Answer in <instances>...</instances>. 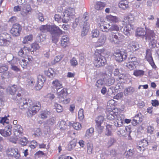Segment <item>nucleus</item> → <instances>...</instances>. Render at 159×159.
I'll return each instance as SVG.
<instances>
[{
	"mask_svg": "<svg viewBox=\"0 0 159 159\" xmlns=\"http://www.w3.org/2000/svg\"><path fill=\"white\" fill-rule=\"evenodd\" d=\"M104 118L102 116H98L96 119V128L100 133L102 132L104 129V127L101 125L104 120Z\"/></svg>",
	"mask_w": 159,
	"mask_h": 159,
	"instance_id": "12",
	"label": "nucleus"
},
{
	"mask_svg": "<svg viewBox=\"0 0 159 159\" xmlns=\"http://www.w3.org/2000/svg\"><path fill=\"white\" fill-rule=\"evenodd\" d=\"M51 112L49 111L45 110L42 111L40 112L39 117L43 119H45L48 117L50 115Z\"/></svg>",
	"mask_w": 159,
	"mask_h": 159,
	"instance_id": "32",
	"label": "nucleus"
},
{
	"mask_svg": "<svg viewBox=\"0 0 159 159\" xmlns=\"http://www.w3.org/2000/svg\"><path fill=\"white\" fill-rule=\"evenodd\" d=\"M11 126L8 125L4 129H0V134L4 137H7L10 136L11 134Z\"/></svg>",
	"mask_w": 159,
	"mask_h": 159,
	"instance_id": "17",
	"label": "nucleus"
},
{
	"mask_svg": "<svg viewBox=\"0 0 159 159\" xmlns=\"http://www.w3.org/2000/svg\"><path fill=\"white\" fill-rule=\"evenodd\" d=\"M91 34L93 38H97L99 35V32L97 29H94L92 31Z\"/></svg>",
	"mask_w": 159,
	"mask_h": 159,
	"instance_id": "46",
	"label": "nucleus"
},
{
	"mask_svg": "<svg viewBox=\"0 0 159 159\" xmlns=\"http://www.w3.org/2000/svg\"><path fill=\"white\" fill-rule=\"evenodd\" d=\"M44 78L42 75H39L38 77V80L36 88L38 90H39L41 89L43 85Z\"/></svg>",
	"mask_w": 159,
	"mask_h": 159,
	"instance_id": "20",
	"label": "nucleus"
},
{
	"mask_svg": "<svg viewBox=\"0 0 159 159\" xmlns=\"http://www.w3.org/2000/svg\"><path fill=\"white\" fill-rule=\"evenodd\" d=\"M52 87L58 90L62 87L61 82L57 79H56L52 82Z\"/></svg>",
	"mask_w": 159,
	"mask_h": 159,
	"instance_id": "26",
	"label": "nucleus"
},
{
	"mask_svg": "<svg viewBox=\"0 0 159 159\" xmlns=\"http://www.w3.org/2000/svg\"><path fill=\"white\" fill-rule=\"evenodd\" d=\"M70 39L66 35L63 36L60 40V45L63 48L68 47L70 44Z\"/></svg>",
	"mask_w": 159,
	"mask_h": 159,
	"instance_id": "15",
	"label": "nucleus"
},
{
	"mask_svg": "<svg viewBox=\"0 0 159 159\" xmlns=\"http://www.w3.org/2000/svg\"><path fill=\"white\" fill-rule=\"evenodd\" d=\"M156 34L153 30H148L147 33L146 40L149 41V44L152 48H155L157 45V40L156 39Z\"/></svg>",
	"mask_w": 159,
	"mask_h": 159,
	"instance_id": "3",
	"label": "nucleus"
},
{
	"mask_svg": "<svg viewBox=\"0 0 159 159\" xmlns=\"http://www.w3.org/2000/svg\"><path fill=\"white\" fill-rule=\"evenodd\" d=\"M67 95V90L63 89L59 93L58 98L59 99H65L66 98Z\"/></svg>",
	"mask_w": 159,
	"mask_h": 159,
	"instance_id": "33",
	"label": "nucleus"
},
{
	"mask_svg": "<svg viewBox=\"0 0 159 159\" xmlns=\"http://www.w3.org/2000/svg\"><path fill=\"white\" fill-rule=\"evenodd\" d=\"M8 70V67L7 65H3L0 66V73H3Z\"/></svg>",
	"mask_w": 159,
	"mask_h": 159,
	"instance_id": "58",
	"label": "nucleus"
},
{
	"mask_svg": "<svg viewBox=\"0 0 159 159\" xmlns=\"http://www.w3.org/2000/svg\"><path fill=\"white\" fill-rule=\"evenodd\" d=\"M142 121V118L141 117V114H138L133 118L132 123L134 126L141 123Z\"/></svg>",
	"mask_w": 159,
	"mask_h": 159,
	"instance_id": "24",
	"label": "nucleus"
},
{
	"mask_svg": "<svg viewBox=\"0 0 159 159\" xmlns=\"http://www.w3.org/2000/svg\"><path fill=\"white\" fill-rule=\"evenodd\" d=\"M132 21V17H130L129 16H125L124 19V22H125L126 25L130 24Z\"/></svg>",
	"mask_w": 159,
	"mask_h": 159,
	"instance_id": "48",
	"label": "nucleus"
},
{
	"mask_svg": "<svg viewBox=\"0 0 159 159\" xmlns=\"http://www.w3.org/2000/svg\"><path fill=\"white\" fill-rule=\"evenodd\" d=\"M39 29L42 32H49L51 34L56 33L57 34L61 35L65 33L55 25H50L47 24L42 25L40 27Z\"/></svg>",
	"mask_w": 159,
	"mask_h": 159,
	"instance_id": "1",
	"label": "nucleus"
},
{
	"mask_svg": "<svg viewBox=\"0 0 159 159\" xmlns=\"http://www.w3.org/2000/svg\"><path fill=\"white\" fill-rule=\"evenodd\" d=\"M33 39V36L32 34H30L28 35L25 36L22 41V43L24 44H26L29 41H31Z\"/></svg>",
	"mask_w": 159,
	"mask_h": 159,
	"instance_id": "37",
	"label": "nucleus"
},
{
	"mask_svg": "<svg viewBox=\"0 0 159 159\" xmlns=\"http://www.w3.org/2000/svg\"><path fill=\"white\" fill-rule=\"evenodd\" d=\"M106 40V36L104 35H101L98 39V41L94 45L95 48L102 46L105 43Z\"/></svg>",
	"mask_w": 159,
	"mask_h": 159,
	"instance_id": "19",
	"label": "nucleus"
},
{
	"mask_svg": "<svg viewBox=\"0 0 159 159\" xmlns=\"http://www.w3.org/2000/svg\"><path fill=\"white\" fill-rule=\"evenodd\" d=\"M19 104L21 107L24 106V108L26 107L27 106H29V102L28 100H20Z\"/></svg>",
	"mask_w": 159,
	"mask_h": 159,
	"instance_id": "42",
	"label": "nucleus"
},
{
	"mask_svg": "<svg viewBox=\"0 0 159 159\" xmlns=\"http://www.w3.org/2000/svg\"><path fill=\"white\" fill-rule=\"evenodd\" d=\"M55 123V119L53 117H52L47 120L45 123V125L46 126L50 127L54 125Z\"/></svg>",
	"mask_w": 159,
	"mask_h": 159,
	"instance_id": "36",
	"label": "nucleus"
},
{
	"mask_svg": "<svg viewBox=\"0 0 159 159\" xmlns=\"http://www.w3.org/2000/svg\"><path fill=\"white\" fill-rule=\"evenodd\" d=\"M124 36L121 34L118 33L112 34L111 37H110L109 40L112 43L119 45L123 41Z\"/></svg>",
	"mask_w": 159,
	"mask_h": 159,
	"instance_id": "9",
	"label": "nucleus"
},
{
	"mask_svg": "<svg viewBox=\"0 0 159 159\" xmlns=\"http://www.w3.org/2000/svg\"><path fill=\"white\" fill-rule=\"evenodd\" d=\"M54 19L56 21L59 23L61 22V18L60 15L56 14L54 16Z\"/></svg>",
	"mask_w": 159,
	"mask_h": 159,
	"instance_id": "62",
	"label": "nucleus"
},
{
	"mask_svg": "<svg viewBox=\"0 0 159 159\" xmlns=\"http://www.w3.org/2000/svg\"><path fill=\"white\" fill-rule=\"evenodd\" d=\"M124 129L125 130V132L126 133L125 135H128L130 138L129 139H130L131 138L130 137V134L131 132V129L130 127V126H126Z\"/></svg>",
	"mask_w": 159,
	"mask_h": 159,
	"instance_id": "45",
	"label": "nucleus"
},
{
	"mask_svg": "<svg viewBox=\"0 0 159 159\" xmlns=\"http://www.w3.org/2000/svg\"><path fill=\"white\" fill-rule=\"evenodd\" d=\"M144 72L143 70H135L133 74L136 76H139L143 75L144 74Z\"/></svg>",
	"mask_w": 159,
	"mask_h": 159,
	"instance_id": "41",
	"label": "nucleus"
},
{
	"mask_svg": "<svg viewBox=\"0 0 159 159\" xmlns=\"http://www.w3.org/2000/svg\"><path fill=\"white\" fill-rule=\"evenodd\" d=\"M78 118L80 120H82L84 118V110L83 109H80L79 111Z\"/></svg>",
	"mask_w": 159,
	"mask_h": 159,
	"instance_id": "50",
	"label": "nucleus"
},
{
	"mask_svg": "<svg viewBox=\"0 0 159 159\" xmlns=\"http://www.w3.org/2000/svg\"><path fill=\"white\" fill-rule=\"evenodd\" d=\"M59 127L60 129L62 130L65 129H66V122L63 121L61 120L59 122Z\"/></svg>",
	"mask_w": 159,
	"mask_h": 159,
	"instance_id": "53",
	"label": "nucleus"
},
{
	"mask_svg": "<svg viewBox=\"0 0 159 159\" xmlns=\"http://www.w3.org/2000/svg\"><path fill=\"white\" fill-rule=\"evenodd\" d=\"M106 62V59L104 56H96L94 57L93 64L95 67L98 68L104 66Z\"/></svg>",
	"mask_w": 159,
	"mask_h": 159,
	"instance_id": "11",
	"label": "nucleus"
},
{
	"mask_svg": "<svg viewBox=\"0 0 159 159\" xmlns=\"http://www.w3.org/2000/svg\"><path fill=\"white\" fill-rule=\"evenodd\" d=\"M18 88L17 86L13 85L11 87H9L7 89V90L11 95H14L17 91Z\"/></svg>",
	"mask_w": 159,
	"mask_h": 159,
	"instance_id": "29",
	"label": "nucleus"
},
{
	"mask_svg": "<svg viewBox=\"0 0 159 159\" xmlns=\"http://www.w3.org/2000/svg\"><path fill=\"white\" fill-rule=\"evenodd\" d=\"M11 69L16 72L20 71V68H18L17 66L14 65L12 63L11 64Z\"/></svg>",
	"mask_w": 159,
	"mask_h": 159,
	"instance_id": "63",
	"label": "nucleus"
},
{
	"mask_svg": "<svg viewBox=\"0 0 159 159\" xmlns=\"http://www.w3.org/2000/svg\"><path fill=\"white\" fill-rule=\"evenodd\" d=\"M22 30L21 25L19 24L16 23L13 25L10 32L13 37H18L20 35Z\"/></svg>",
	"mask_w": 159,
	"mask_h": 159,
	"instance_id": "7",
	"label": "nucleus"
},
{
	"mask_svg": "<svg viewBox=\"0 0 159 159\" xmlns=\"http://www.w3.org/2000/svg\"><path fill=\"white\" fill-rule=\"evenodd\" d=\"M117 109L114 108L112 110L110 108V100L107 102L106 108V113L107 114V118L108 119L112 120L116 119L118 116V112L116 111Z\"/></svg>",
	"mask_w": 159,
	"mask_h": 159,
	"instance_id": "4",
	"label": "nucleus"
},
{
	"mask_svg": "<svg viewBox=\"0 0 159 159\" xmlns=\"http://www.w3.org/2000/svg\"><path fill=\"white\" fill-rule=\"evenodd\" d=\"M11 39V35L7 34L6 37L4 38L2 36H0V46H7L10 43V40Z\"/></svg>",
	"mask_w": 159,
	"mask_h": 159,
	"instance_id": "14",
	"label": "nucleus"
},
{
	"mask_svg": "<svg viewBox=\"0 0 159 159\" xmlns=\"http://www.w3.org/2000/svg\"><path fill=\"white\" fill-rule=\"evenodd\" d=\"M25 59L20 60L19 62L20 65L23 68V69H26L27 68L28 65L29 64V62H27Z\"/></svg>",
	"mask_w": 159,
	"mask_h": 159,
	"instance_id": "38",
	"label": "nucleus"
},
{
	"mask_svg": "<svg viewBox=\"0 0 159 159\" xmlns=\"http://www.w3.org/2000/svg\"><path fill=\"white\" fill-rule=\"evenodd\" d=\"M87 152L89 154L92 153L93 149V146L92 143H87Z\"/></svg>",
	"mask_w": 159,
	"mask_h": 159,
	"instance_id": "51",
	"label": "nucleus"
},
{
	"mask_svg": "<svg viewBox=\"0 0 159 159\" xmlns=\"http://www.w3.org/2000/svg\"><path fill=\"white\" fill-rule=\"evenodd\" d=\"M72 126L73 128L77 130H78L80 129L81 128V125L79 122L74 123L73 124Z\"/></svg>",
	"mask_w": 159,
	"mask_h": 159,
	"instance_id": "54",
	"label": "nucleus"
},
{
	"mask_svg": "<svg viewBox=\"0 0 159 159\" xmlns=\"http://www.w3.org/2000/svg\"><path fill=\"white\" fill-rule=\"evenodd\" d=\"M120 26L116 24H112L110 27V31H116L117 32L120 30Z\"/></svg>",
	"mask_w": 159,
	"mask_h": 159,
	"instance_id": "39",
	"label": "nucleus"
},
{
	"mask_svg": "<svg viewBox=\"0 0 159 159\" xmlns=\"http://www.w3.org/2000/svg\"><path fill=\"white\" fill-rule=\"evenodd\" d=\"M37 143L36 141L35 140L32 141L30 143V147L33 149H34L37 146Z\"/></svg>",
	"mask_w": 159,
	"mask_h": 159,
	"instance_id": "64",
	"label": "nucleus"
},
{
	"mask_svg": "<svg viewBox=\"0 0 159 159\" xmlns=\"http://www.w3.org/2000/svg\"><path fill=\"white\" fill-rule=\"evenodd\" d=\"M83 18H84V23L81 35L82 36H84L88 33L90 28L89 24L87 22L89 19V15L86 13H85L84 14Z\"/></svg>",
	"mask_w": 159,
	"mask_h": 159,
	"instance_id": "10",
	"label": "nucleus"
},
{
	"mask_svg": "<svg viewBox=\"0 0 159 159\" xmlns=\"http://www.w3.org/2000/svg\"><path fill=\"white\" fill-rule=\"evenodd\" d=\"M29 102V106L30 107V109L27 112L28 117H31L35 115L40 109L41 104L38 102H34V100H28Z\"/></svg>",
	"mask_w": 159,
	"mask_h": 159,
	"instance_id": "2",
	"label": "nucleus"
},
{
	"mask_svg": "<svg viewBox=\"0 0 159 159\" xmlns=\"http://www.w3.org/2000/svg\"><path fill=\"white\" fill-rule=\"evenodd\" d=\"M6 153L8 157H14L16 159H19L20 157V153L17 148H8L6 150Z\"/></svg>",
	"mask_w": 159,
	"mask_h": 159,
	"instance_id": "8",
	"label": "nucleus"
},
{
	"mask_svg": "<svg viewBox=\"0 0 159 159\" xmlns=\"http://www.w3.org/2000/svg\"><path fill=\"white\" fill-rule=\"evenodd\" d=\"M44 73L45 75L49 77L53 76L54 71L51 68H48L47 66H44Z\"/></svg>",
	"mask_w": 159,
	"mask_h": 159,
	"instance_id": "28",
	"label": "nucleus"
},
{
	"mask_svg": "<svg viewBox=\"0 0 159 159\" xmlns=\"http://www.w3.org/2000/svg\"><path fill=\"white\" fill-rule=\"evenodd\" d=\"M75 14V10L72 8H66L64 12L63 19L62 21L64 23H67L70 18H71Z\"/></svg>",
	"mask_w": 159,
	"mask_h": 159,
	"instance_id": "6",
	"label": "nucleus"
},
{
	"mask_svg": "<svg viewBox=\"0 0 159 159\" xmlns=\"http://www.w3.org/2000/svg\"><path fill=\"white\" fill-rule=\"evenodd\" d=\"M31 48L33 49V52H34L39 49L40 48V46L37 43H34L31 44Z\"/></svg>",
	"mask_w": 159,
	"mask_h": 159,
	"instance_id": "47",
	"label": "nucleus"
},
{
	"mask_svg": "<svg viewBox=\"0 0 159 159\" xmlns=\"http://www.w3.org/2000/svg\"><path fill=\"white\" fill-rule=\"evenodd\" d=\"M128 48L130 52H132L136 51L138 49L135 43L133 42L129 44Z\"/></svg>",
	"mask_w": 159,
	"mask_h": 159,
	"instance_id": "35",
	"label": "nucleus"
},
{
	"mask_svg": "<svg viewBox=\"0 0 159 159\" xmlns=\"http://www.w3.org/2000/svg\"><path fill=\"white\" fill-rule=\"evenodd\" d=\"M30 51V49L29 47L24 46L23 48H21L18 52V54L20 56L23 57L24 54L25 55H28V53Z\"/></svg>",
	"mask_w": 159,
	"mask_h": 159,
	"instance_id": "22",
	"label": "nucleus"
},
{
	"mask_svg": "<svg viewBox=\"0 0 159 159\" xmlns=\"http://www.w3.org/2000/svg\"><path fill=\"white\" fill-rule=\"evenodd\" d=\"M106 18L107 21L111 23H117L119 22V19L117 17L111 15L106 16Z\"/></svg>",
	"mask_w": 159,
	"mask_h": 159,
	"instance_id": "25",
	"label": "nucleus"
},
{
	"mask_svg": "<svg viewBox=\"0 0 159 159\" xmlns=\"http://www.w3.org/2000/svg\"><path fill=\"white\" fill-rule=\"evenodd\" d=\"M135 60H134V63L133 62H129L127 63L126 66L130 70H133L136 68V66L138 64V62L135 61L136 59L134 58Z\"/></svg>",
	"mask_w": 159,
	"mask_h": 159,
	"instance_id": "31",
	"label": "nucleus"
},
{
	"mask_svg": "<svg viewBox=\"0 0 159 159\" xmlns=\"http://www.w3.org/2000/svg\"><path fill=\"white\" fill-rule=\"evenodd\" d=\"M128 2L126 0H122L119 2L118 6L120 9L125 10L128 8Z\"/></svg>",
	"mask_w": 159,
	"mask_h": 159,
	"instance_id": "27",
	"label": "nucleus"
},
{
	"mask_svg": "<svg viewBox=\"0 0 159 159\" xmlns=\"http://www.w3.org/2000/svg\"><path fill=\"white\" fill-rule=\"evenodd\" d=\"M125 116L122 114L119 115L117 116V117L115 119L116 120L114 122L115 125L117 127H120L122 126L125 119Z\"/></svg>",
	"mask_w": 159,
	"mask_h": 159,
	"instance_id": "18",
	"label": "nucleus"
},
{
	"mask_svg": "<svg viewBox=\"0 0 159 159\" xmlns=\"http://www.w3.org/2000/svg\"><path fill=\"white\" fill-rule=\"evenodd\" d=\"M55 107L58 112H61L63 111L62 107L60 104H55Z\"/></svg>",
	"mask_w": 159,
	"mask_h": 159,
	"instance_id": "55",
	"label": "nucleus"
},
{
	"mask_svg": "<svg viewBox=\"0 0 159 159\" xmlns=\"http://www.w3.org/2000/svg\"><path fill=\"white\" fill-rule=\"evenodd\" d=\"M76 143L75 141H71L68 144L67 149L69 151H71L76 146Z\"/></svg>",
	"mask_w": 159,
	"mask_h": 159,
	"instance_id": "44",
	"label": "nucleus"
},
{
	"mask_svg": "<svg viewBox=\"0 0 159 159\" xmlns=\"http://www.w3.org/2000/svg\"><path fill=\"white\" fill-rule=\"evenodd\" d=\"M104 23V22L102 21L98 22V26L99 27L100 30L103 32H107L110 31V25L109 24H107L106 26L102 24Z\"/></svg>",
	"mask_w": 159,
	"mask_h": 159,
	"instance_id": "23",
	"label": "nucleus"
},
{
	"mask_svg": "<svg viewBox=\"0 0 159 159\" xmlns=\"http://www.w3.org/2000/svg\"><path fill=\"white\" fill-rule=\"evenodd\" d=\"M134 154V151L133 150L129 149L128 151H127L125 152V156L127 158L132 157Z\"/></svg>",
	"mask_w": 159,
	"mask_h": 159,
	"instance_id": "49",
	"label": "nucleus"
},
{
	"mask_svg": "<svg viewBox=\"0 0 159 159\" xmlns=\"http://www.w3.org/2000/svg\"><path fill=\"white\" fill-rule=\"evenodd\" d=\"M70 63L71 65L74 66H75L78 64V62L75 57H73L70 61Z\"/></svg>",
	"mask_w": 159,
	"mask_h": 159,
	"instance_id": "61",
	"label": "nucleus"
},
{
	"mask_svg": "<svg viewBox=\"0 0 159 159\" xmlns=\"http://www.w3.org/2000/svg\"><path fill=\"white\" fill-rule=\"evenodd\" d=\"M94 132V129L93 128H90L89 129H88L86 133V136L89 137L91 136L92 133Z\"/></svg>",
	"mask_w": 159,
	"mask_h": 159,
	"instance_id": "56",
	"label": "nucleus"
},
{
	"mask_svg": "<svg viewBox=\"0 0 159 159\" xmlns=\"http://www.w3.org/2000/svg\"><path fill=\"white\" fill-rule=\"evenodd\" d=\"M106 3L101 1L96 2L94 5V8L97 11H101L103 10L106 6Z\"/></svg>",
	"mask_w": 159,
	"mask_h": 159,
	"instance_id": "21",
	"label": "nucleus"
},
{
	"mask_svg": "<svg viewBox=\"0 0 159 159\" xmlns=\"http://www.w3.org/2000/svg\"><path fill=\"white\" fill-rule=\"evenodd\" d=\"M27 142V139L25 137L21 138L20 139V143L22 145H26Z\"/></svg>",
	"mask_w": 159,
	"mask_h": 159,
	"instance_id": "57",
	"label": "nucleus"
},
{
	"mask_svg": "<svg viewBox=\"0 0 159 159\" xmlns=\"http://www.w3.org/2000/svg\"><path fill=\"white\" fill-rule=\"evenodd\" d=\"M23 129L20 125H16L13 130L14 135L17 137L20 138L24 135Z\"/></svg>",
	"mask_w": 159,
	"mask_h": 159,
	"instance_id": "16",
	"label": "nucleus"
},
{
	"mask_svg": "<svg viewBox=\"0 0 159 159\" xmlns=\"http://www.w3.org/2000/svg\"><path fill=\"white\" fill-rule=\"evenodd\" d=\"M62 58L61 56H57L54 58L53 60L52 61L51 63L53 64H55L60 61Z\"/></svg>",
	"mask_w": 159,
	"mask_h": 159,
	"instance_id": "52",
	"label": "nucleus"
},
{
	"mask_svg": "<svg viewBox=\"0 0 159 159\" xmlns=\"http://www.w3.org/2000/svg\"><path fill=\"white\" fill-rule=\"evenodd\" d=\"M132 25L130 24H128L125 26L123 29V33L126 35H130L132 29Z\"/></svg>",
	"mask_w": 159,
	"mask_h": 159,
	"instance_id": "30",
	"label": "nucleus"
},
{
	"mask_svg": "<svg viewBox=\"0 0 159 159\" xmlns=\"http://www.w3.org/2000/svg\"><path fill=\"white\" fill-rule=\"evenodd\" d=\"M139 145L142 146L143 151H144L145 150V148L147 147L148 145V142L146 139H143L139 142Z\"/></svg>",
	"mask_w": 159,
	"mask_h": 159,
	"instance_id": "40",
	"label": "nucleus"
},
{
	"mask_svg": "<svg viewBox=\"0 0 159 159\" xmlns=\"http://www.w3.org/2000/svg\"><path fill=\"white\" fill-rule=\"evenodd\" d=\"M103 80L102 79H100L97 81L96 84V86L98 88H100L103 84Z\"/></svg>",
	"mask_w": 159,
	"mask_h": 159,
	"instance_id": "60",
	"label": "nucleus"
},
{
	"mask_svg": "<svg viewBox=\"0 0 159 159\" xmlns=\"http://www.w3.org/2000/svg\"><path fill=\"white\" fill-rule=\"evenodd\" d=\"M148 30H152L148 29H146V30L143 28H137L135 31V36L137 37H140L143 38L144 37L146 39L147 32Z\"/></svg>",
	"mask_w": 159,
	"mask_h": 159,
	"instance_id": "13",
	"label": "nucleus"
},
{
	"mask_svg": "<svg viewBox=\"0 0 159 159\" xmlns=\"http://www.w3.org/2000/svg\"><path fill=\"white\" fill-rule=\"evenodd\" d=\"M127 54L126 52H122L118 49L113 54L112 57L117 61L121 62L125 60L127 57Z\"/></svg>",
	"mask_w": 159,
	"mask_h": 159,
	"instance_id": "5",
	"label": "nucleus"
},
{
	"mask_svg": "<svg viewBox=\"0 0 159 159\" xmlns=\"http://www.w3.org/2000/svg\"><path fill=\"white\" fill-rule=\"evenodd\" d=\"M52 35V42L55 43H56L58 41L59 36L56 33H54L53 34H51Z\"/></svg>",
	"mask_w": 159,
	"mask_h": 159,
	"instance_id": "43",
	"label": "nucleus"
},
{
	"mask_svg": "<svg viewBox=\"0 0 159 159\" xmlns=\"http://www.w3.org/2000/svg\"><path fill=\"white\" fill-rule=\"evenodd\" d=\"M9 120L7 117H2L0 120V123L4 125L5 124H8L9 123Z\"/></svg>",
	"mask_w": 159,
	"mask_h": 159,
	"instance_id": "59",
	"label": "nucleus"
},
{
	"mask_svg": "<svg viewBox=\"0 0 159 159\" xmlns=\"http://www.w3.org/2000/svg\"><path fill=\"white\" fill-rule=\"evenodd\" d=\"M145 58L147 60L153 68H154L156 67V65L153 61L152 55L146 56Z\"/></svg>",
	"mask_w": 159,
	"mask_h": 159,
	"instance_id": "34",
	"label": "nucleus"
}]
</instances>
